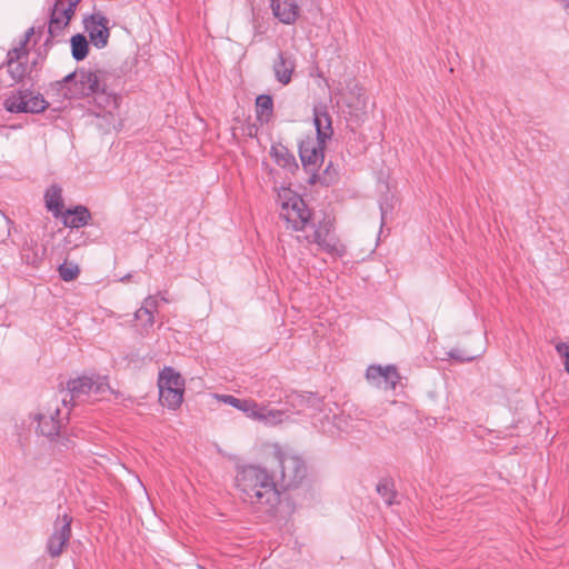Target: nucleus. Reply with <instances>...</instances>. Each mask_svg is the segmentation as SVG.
<instances>
[{
  "instance_id": "nucleus-26",
  "label": "nucleus",
  "mask_w": 569,
  "mask_h": 569,
  "mask_svg": "<svg viewBox=\"0 0 569 569\" xmlns=\"http://www.w3.org/2000/svg\"><path fill=\"white\" fill-rule=\"evenodd\" d=\"M27 101H28L27 113L42 112L49 106V103L46 101V99L43 98V96L41 93L34 94L31 90H30V96L27 97Z\"/></svg>"
},
{
  "instance_id": "nucleus-6",
  "label": "nucleus",
  "mask_w": 569,
  "mask_h": 569,
  "mask_svg": "<svg viewBox=\"0 0 569 569\" xmlns=\"http://www.w3.org/2000/svg\"><path fill=\"white\" fill-rule=\"evenodd\" d=\"M159 401L170 410L178 409L183 401L184 379L171 367H164L158 378Z\"/></svg>"
},
{
  "instance_id": "nucleus-11",
  "label": "nucleus",
  "mask_w": 569,
  "mask_h": 569,
  "mask_svg": "<svg viewBox=\"0 0 569 569\" xmlns=\"http://www.w3.org/2000/svg\"><path fill=\"white\" fill-rule=\"evenodd\" d=\"M325 142L307 137L299 143V154L303 169L310 174L308 182L315 184L320 181L318 169L325 158Z\"/></svg>"
},
{
  "instance_id": "nucleus-28",
  "label": "nucleus",
  "mask_w": 569,
  "mask_h": 569,
  "mask_svg": "<svg viewBox=\"0 0 569 569\" xmlns=\"http://www.w3.org/2000/svg\"><path fill=\"white\" fill-rule=\"evenodd\" d=\"M286 413L281 410L269 409L263 407V412L261 416V421L268 425H277L282 422Z\"/></svg>"
},
{
  "instance_id": "nucleus-17",
  "label": "nucleus",
  "mask_w": 569,
  "mask_h": 569,
  "mask_svg": "<svg viewBox=\"0 0 569 569\" xmlns=\"http://www.w3.org/2000/svg\"><path fill=\"white\" fill-rule=\"evenodd\" d=\"M313 122L317 131V136L313 137V139L326 143L333 133L331 117L328 112L327 106L318 104L313 107Z\"/></svg>"
},
{
  "instance_id": "nucleus-7",
  "label": "nucleus",
  "mask_w": 569,
  "mask_h": 569,
  "mask_svg": "<svg viewBox=\"0 0 569 569\" xmlns=\"http://www.w3.org/2000/svg\"><path fill=\"white\" fill-rule=\"evenodd\" d=\"M33 34L34 28L31 27L26 31L23 39H21L19 43L7 53L3 66L7 67V71L14 83L21 82L28 74H30L32 66L37 63L36 61H33L32 64H29L28 62L29 51L27 44Z\"/></svg>"
},
{
  "instance_id": "nucleus-24",
  "label": "nucleus",
  "mask_w": 569,
  "mask_h": 569,
  "mask_svg": "<svg viewBox=\"0 0 569 569\" xmlns=\"http://www.w3.org/2000/svg\"><path fill=\"white\" fill-rule=\"evenodd\" d=\"M377 492L382 497L387 505L391 506L395 503L397 492L395 490V483L391 479H381L377 485Z\"/></svg>"
},
{
  "instance_id": "nucleus-18",
  "label": "nucleus",
  "mask_w": 569,
  "mask_h": 569,
  "mask_svg": "<svg viewBox=\"0 0 569 569\" xmlns=\"http://www.w3.org/2000/svg\"><path fill=\"white\" fill-rule=\"evenodd\" d=\"M60 218L66 227L80 228L89 223L91 213L87 207L79 204L63 211Z\"/></svg>"
},
{
  "instance_id": "nucleus-3",
  "label": "nucleus",
  "mask_w": 569,
  "mask_h": 569,
  "mask_svg": "<svg viewBox=\"0 0 569 569\" xmlns=\"http://www.w3.org/2000/svg\"><path fill=\"white\" fill-rule=\"evenodd\" d=\"M270 472H277V487L288 490L302 482L307 476V466L300 456L273 445Z\"/></svg>"
},
{
  "instance_id": "nucleus-29",
  "label": "nucleus",
  "mask_w": 569,
  "mask_h": 569,
  "mask_svg": "<svg viewBox=\"0 0 569 569\" xmlns=\"http://www.w3.org/2000/svg\"><path fill=\"white\" fill-rule=\"evenodd\" d=\"M272 154L274 156L277 162L283 167L289 166L292 161H295L293 156H291L287 148L284 147H272Z\"/></svg>"
},
{
  "instance_id": "nucleus-4",
  "label": "nucleus",
  "mask_w": 569,
  "mask_h": 569,
  "mask_svg": "<svg viewBox=\"0 0 569 569\" xmlns=\"http://www.w3.org/2000/svg\"><path fill=\"white\" fill-rule=\"evenodd\" d=\"M280 203V218L287 223V228L300 231L306 228L311 219V212L303 199L291 189H282L278 193Z\"/></svg>"
},
{
  "instance_id": "nucleus-10",
  "label": "nucleus",
  "mask_w": 569,
  "mask_h": 569,
  "mask_svg": "<svg viewBox=\"0 0 569 569\" xmlns=\"http://www.w3.org/2000/svg\"><path fill=\"white\" fill-rule=\"evenodd\" d=\"M108 389V383L99 377L96 379L86 376L79 377L68 383L70 401L73 406L79 402L98 400L99 396L104 395Z\"/></svg>"
},
{
  "instance_id": "nucleus-23",
  "label": "nucleus",
  "mask_w": 569,
  "mask_h": 569,
  "mask_svg": "<svg viewBox=\"0 0 569 569\" xmlns=\"http://www.w3.org/2000/svg\"><path fill=\"white\" fill-rule=\"evenodd\" d=\"M134 319L139 322V331L141 335H148L154 325V315L147 308H139L134 312Z\"/></svg>"
},
{
  "instance_id": "nucleus-21",
  "label": "nucleus",
  "mask_w": 569,
  "mask_h": 569,
  "mask_svg": "<svg viewBox=\"0 0 569 569\" xmlns=\"http://www.w3.org/2000/svg\"><path fill=\"white\" fill-rule=\"evenodd\" d=\"M46 207L49 211L53 213L54 217H61L62 212V197H61V188L53 184L47 189L44 193Z\"/></svg>"
},
{
  "instance_id": "nucleus-1",
  "label": "nucleus",
  "mask_w": 569,
  "mask_h": 569,
  "mask_svg": "<svg viewBox=\"0 0 569 569\" xmlns=\"http://www.w3.org/2000/svg\"><path fill=\"white\" fill-rule=\"evenodd\" d=\"M234 482L243 502L267 513L276 511L280 502L277 472H270L258 465L240 466L237 468Z\"/></svg>"
},
{
  "instance_id": "nucleus-13",
  "label": "nucleus",
  "mask_w": 569,
  "mask_h": 569,
  "mask_svg": "<svg viewBox=\"0 0 569 569\" xmlns=\"http://www.w3.org/2000/svg\"><path fill=\"white\" fill-rule=\"evenodd\" d=\"M366 379L373 387L395 390L401 377L395 365H370L366 370Z\"/></svg>"
},
{
  "instance_id": "nucleus-9",
  "label": "nucleus",
  "mask_w": 569,
  "mask_h": 569,
  "mask_svg": "<svg viewBox=\"0 0 569 569\" xmlns=\"http://www.w3.org/2000/svg\"><path fill=\"white\" fill-rule=\"evenodd\" d=\"M333 222L330 219H323L317 224L311 234L303 238L309 243H316L320 250L328 254L341 258L347 252L346 246L333 233Z\"/></svg>"
},
{
  "instance_id": "nucleus-15",
  "label": "nucleus",
  "mask_w": 569,
  "mask_h": 569,
  "mask_svg": "<svg viewBox=\"0 0 569 569\" xmlns=\"http://www.w3.org/2000/svg\"><path fill=\"white\" fill-rule=\"evenodd\" d=\"M296 67L295 57L289 52L280 51L272 63L276 80L282 86H288L292 80Z\"/></svg>"
},
{
  "instance_id": "nucleus-32",
  "label": "nucleus",
  "mask_w": 569,
  "mask_h": 569,
  "mask_svg": "<svg viewBox=\"0 0 569 569\" xmlns=\"http://www.w3.org/2000/svg\"><path fill=\"white\" fill-rule=\"evenodd\" d=\"M140 308H147L148 311L154 315L158 310V300L154 296H148Z\"/></svg>"
},
{
  "instance_id": "nucleus-12",
  "label": "nucleus",
  "mask_w": 569,
  "mask_h": 569,
  "mask_svg": "<svg viewBox=\"0 0 569 569\" xmlns=\"http://www.w3.org/2000/svg\"><path fill=\"white\" fill-rule=\"evenodd\" d=\"M80 1L81 0H56L50 12L48 22L49 37L44 41V47H48L52 39L62 34L66 27L69 26Z\"/></svg>"
},
{
  "instance_id": "nucleus-31",
  "label": "nucleus",
  "mask_w": 569,
  "mask_h": 569,
  "mask_svg": "<svg viewBox=\"0 0 569 569\" xmlns=\"http://www.w3.org/2000/svg\"><path fill=\"white\" fill-rule=\"evenodd\" d=\"M450 358L457 359L461 362L472 361L478 357V355H463L460 350L455 349L449 352Z\"/></svg>"
},
{
  "instance_id": "nucleus-35",
  "label": "nucleus",
  "mask_w": 569,
  "mask_h": 569,
  "mask_svg": "<svg viewBox=\"0 0 569 569\" xmlns=\"http://www.w3.org/2000/svg\"><path fill=\"white\" fill-rule=\"evenodd\" d=\"M222 400H223L224 403H228V405H230V406H232L234 408H237L238 405L241 403V399L236 398V397L230 396V395L223 396Z\"/></svg>"
},
{
  "instance_id": "nucleus-5",
  "label": "nucleus",
  "mask_w": 569,
  "mask_h": 569,
  "mask_svg": "<svg viewBox=\"0 0 569 569\" xmlns=\"http://www.w3.org/2000/svg\"><path fill=\"white\" fill-rule=\"evenodd\" d=\"M69 415L68 401L66 398H62L51 402L46 412L36 413L33 420L38 422V432L50 439L66 428Z\"/></svg>"
},
{
  "instance_id": "nucleus-16",
  "label": "nucleus",
  "mask_w": 569,
  "mask_h": 569,
  "mask_svg": "<svg viewBox=\"0 0 569 569\" xmlns=\"http://www.w3.org/2000/svg\"><path fill=\"white\" fill-rule=\"evenodd\" d=\"M270 8L274 18L283 24H293L300 16L297 0H270Z\"/></svg>"
},
{
  "instance_id": "nucleus-14",
  "label": "nucleus",
  "mask_w": 569,
  "mask_h": 569,
  "mask_svg": "<svg viewBox=\"0 0 569 569\" xmlns=\"http://www.w3.org/2000/svg\"><path fill=\"white\" fill-rule=\"evenodd\" d=\"M109 20L101 12L92 13L84 21L86 31L88 32L90 42L98 49H102L108 44L110 30Z\"/></svg>"
},
{
  "instance_id": "nucleus-19",
  "label": "nucleus",
  "mask_w": 569,
  "mask_h": 569,
  "mask_svg": "<svg viewBox=\"0 0 569 569\" xmlns=\"http://www.w3.org/2000/svg\"><path fill=\"white\" fill-rule=\"evenodd\" d=\"M28 96H30V90L28 89L12 92L3 102L4 109L11 113H27Z\"/></svg>"
},
{
  "instance_id": "nucleus-8",
  "label": "nucleus",
  "mask_w": 569,
  "mask_h": 569,
  "mask_svg": "<svg viewBox=\"0 0 569 569\" xmlns=\"http://www.w3.org/2000/svg\"><path fill=\"white\" fill-rule=\"evenodd\" d=\"M72 516L67 511L61 512V507H59V513L53 521L52 532L46 542V552L50 558H59L64 552L72 537Z\"/></svg>"
},
{
  "instance_id": "nucleus-27",
  "label": "nucleus",
  "mask_w": 569,
  "mask_h": 569,
  "mask_svg": "<svg viewBox=\"0 0 569 569\" xmlns=\"http://www.w3.org/2000/svg\"><path fill=\"white\" fill-rule=\"evenodd\" d=\"M80 268L73 262H63L59 267V276L63 281H72L78 278Z\"/></svg>"
},
{
  "instance_id": "nucleus-34",
  "label": "nucleus",
  "mask_w": 569,
  "mask_h": 569,
  "mask_svg": "<svg viewBox=\"0 0 569 569\" xmlns=\"http://www.w3.org/2000/svg\"><path fill=\"white\" fill-rule=\"evenodd\" d=\"M262 412H263V407H262V406H259V405L256 402V408H254V409L249 410V412H246V413H247L249 417L254 418V419H257V420H260V421H261Z\"/></svg>"
},
{
  "instance_id": "nucleus-30",
  "label": "nucleus",
  "mask_w": 569,
  "mask_h": 569,
  "mask_svg": "<svg viewBox=\"0 0 569 569\" xmlns=\"http://www.w3.org/2000/svg\"><path fill=\"white\" fill-rule=\"evenodd\" d=\"M556 350L565 359V370L569 373V343L560 342L556 346Z\"/></svg>"
},
{
  "instance_id": "nucleus-22",
  "label": "nucleus",
  "mask_w": 569,
  "mask_h": 569,
  "mask_svg": "<svg viewBox=\"0 0 569 569\" xmlns=\"http://www.w3.org/2000/svg\"><path fill=\"white\" fill-rule=\"evenodd\" d=\"M49 440L51 442L52 450L57 452L73 450L76 447V441L67 433L66 428L62 429L59 435L50 438Z\"/></svg>"
},
{
  "instance_id": "nucleus-33",
  "label": "nucleus",
  "mask_w": 569,
  "mask_h": 569,
  "mask_svg": "<svg viewBox=\"0 0 569 569\" xmlns=\"http://www.w3.org/2000/svg\"><path fill=\"white\" fill-rule=\"evenodd\" d=\"M254 408H256V401L247 400V399H241V403L238 405V407H237V409H239L243 412H249V410L254 409Z\"/></svg>"
},
{
  "instance_id": "nucleus-20",
  "label": "nucleus",
  "mask_w": 569,
  "mask_h": 569,
  "mask_svg": "<svg viewBox=\"0 0 569 569\" xmlns=\"http://www.w3.org/2000/svg\"><path fill=\"white\" fill-rule=\"evenodd\" d=\"M256 117L261 123H269L273 117V99L270 94H259L256 99Z\"/></svg>"
},
{
  "instance_id": "nucleus-37",
  "label": "nucleus",
  "mask_w": 569,
  "mask_h": 569,
  "mask_svg": "<svg viewBox=\"0 0 569 569\" xmlns=\"http://www.w3.org/2000/svg\"><path fill=\"white\" fill-rule=\"evenodd\" d=\"M566 8L569 9V0H567Z\"/></svg>"
},
{
  "instance_id": "nucleus-2",
  "label": "nucleus",
  "mask_w": 569,
  "mask_h": 569,
  "mask_svg": "<svg viewBox=\"0 0 569 569\" xmlns=\"http://www.w3.org/2000/svg\"><path fill=\"white\" fill-rule=\"evenodd\" d=\"M50 87L64 99H79L106 91L104 84L101 83V71L84 68L70 72L63 79L52 82Z\"/></svg>"
},
{
  "instance_id": "nucleus-36",
  "label": "nucleus",
  "mask_w": 569,
  "mask_h": 569,
  "mask_svg": "<svg viewBox=\"0 0 569 569\" xmlns=\"http://www.w3.org/2000/svg\"><path fill=\"white\" fill-rule=\"evenodd\" d=\"M333 425L338 428L340 431L347 430L346 421L342 420L341 417L333 416Z\"/></svg>"
},
{
  "instance_id": "nucleus-25",
  "label": "nucleus",
  "mask_w": 569,
  "mask_h": 569,
  "mask_svg": "<svg viewBox=\"0 0 569 569\" xmlns=\"http://www.w3.org/2000/svg\"><path fill=\"white\" fill-rule=\"evenodd\" d=\"M71 52L77 61H81L88 56V41L84 36L76 34L71 38Z\"/></svg>"
}]
</instances>
